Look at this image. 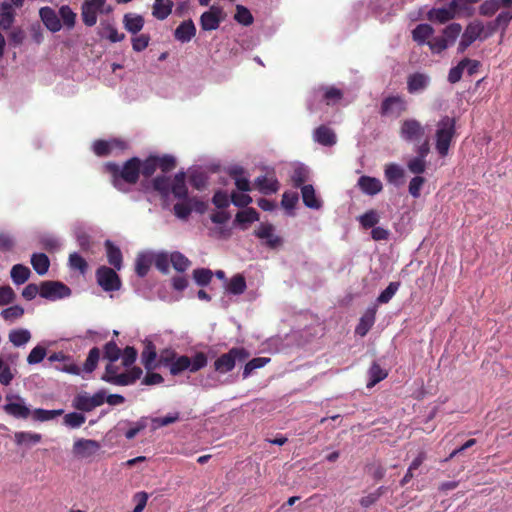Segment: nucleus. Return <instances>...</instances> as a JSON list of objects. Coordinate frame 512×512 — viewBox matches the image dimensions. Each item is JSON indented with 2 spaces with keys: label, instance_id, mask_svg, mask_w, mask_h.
<instances>
[{
  "label": "nucleus",
  "instance_id": "obj_19",
  "mask_svg": "<svg viewBox=\"0 0 512 512\" xmlns=\"http://www.w3.org/2000/svg\"><path fill=\"white\" fill-rule=\"evenodd\" d=\"M357 185L363 193L370 196L380 193L383 189L382 182L378 178L366 175L358 179Z\"/></svg>",
  "mask_w": 512,
  "mask_h": 512
},
{
  "label": "nucleus",
  "instance_id": "obj_63",
  "mask_svg": "<svg viewBox=\"0 0 512 512\" xmlns=\"http://www.w3.org/2000/svg\"><path fill=\"white\" fill-rule=\"evenodd\" d=\"M158 168L163 173H168L176 167V159L172 155L165 154L161 157L157 156Z\"/></svg>",
  "mask_w": 512,
  "mask_h": 512
},
{
  "label": "nucleus",
  "instance_id": "obj_24",
  "mask_svg": "<svg viewBox=\"0 0 512 512\" xmlns=\"http://www.w3.org/2000/svg\"><path fill=\"white\" fill-rule=\"evenodd\" d=\"M156 359V347L152 342H148L141 353L142 364L147 371H152L158 368V360L156 361Z\"/></svg>",
  "mask_w": 512,
  "mask_h": 512
},
{
  "label": "nucleus",
  "instance_id": "obj_37",
  "mask_svg": "<svg viewBox=\"0 0 512 512\" xmlns=\"http://www.w3.org/2000/svg\"><path fill=\"white\" fill-rule=\"evenodd\" d=\"M64 413L63 409L58 410H45L42 408H36L32 411L31 416L33 420L39 421V422H45L52 420Z\"/></svg>",
  "mask_w": 512,
  "mask_h": 512
},
{
  "label": "nucleus",
  "instance_id": "obj_4",
  "mask_svg": "<svg viewBox=\"0 0 512 512\" xmlns=\"http://www.w3.org/2000/svg\"><path fill=\"white\" fill-rule=\"evenodd\" d=\"M207 362L206 354L204 352H197L192 359L186 355L177 356L168 368L171 375L177 376L186 370L195 373L204 368Z\"/></svg>",
  "mask_w": 512,
  "mask_h": 512
},
{
  "label": "nucleus",
  "instance_id": "obj_23",
  "mask_svg": "<svg viewBox=\"0 0 512 512\" xmlns=\"http://www.w3.org/2000/svg\"><path fill=\"white\" fill-rule=\"evenodd\" d=\"M254 185L264 195L276 193L279 189L278 180L275 177H267L265 175L257 177Z\"/></svg>",
  "mask_w": 512,
  "mask_h": 512
},
{
  "label": "nucleus",
  "instance_id": "obj_49",
  "mask_svg": "<svg viewBox=\"0 0 512 512\" xmlns=\"http://www.w3.org/2000/svg\"><path fill=\"white\" fill-rule=\"evenodd\" d=\"M157 156L150 155L143 161L141 160L140 174L145 178L151 177L158 168Z\"/></svg>",
  "mask_w": 512,
  "mask_h": 512
},
{
  "label": "nucleus",
  "instance_id": "obj_46",
  "mask_svg": "<svg viewBox=\"0 0 512 512\" xmlns=\"http://www.w3.org/2000/svg\"><path fill=\"white\" fill-rule=\"evenodd\" d=\"M234 19L236 22L244 26H249L254 22V17L252 13L249 11V9L240 4L236 6V13L234 15Z\"/></svg>",
  "mask_w": 512,
  "mask_h": 512
},
{
  "label": "nucleus",
  "instance_id": "obj_43",
  "mask_svg": "<svg viewBox=\"0 0 512 512\" xmlns=\"http://www.w3.org/2000/svg\"><path fill=\"white\" fill-rule=\"evenodd\" d=\"M384 173L386 180L393 184L398 183L404 177V170L394 163L386 165Z\"/></svg>",
  "mask_w": 512,
  "mask_h": 512
},
{
  "label": "nucleus",
  "instance_id": "obj_15",
  "mask_svg": "<svg viewBox=\"0 0 512 512\" xmlns=\"http://www.w3.org/2000/svg\"><path fill=\"white\" fill-rule=\"evenodd\" d=\"M499 3L505 9L496 16L494 21L488 23L491 32H496L499 28L506 30L512 20V0H499Z\"/></svg>",
  "mask_w": 512,
  "mask_h": 512
},
{
  "label": "nucleus",
  "instance_id": "obj_31",
  "mask_svg": "<svg viewBox=\"0 0 512 512\" xmlns=\"http://www.w3.org/2000/svg\"><path fill=\"white\" fill-rule=\"evenodd\" d=\"M173 2L171 0H155L153 5V16L159 20L166 19L172 12Z\"/></svg>",
  "mask_w": 512,
  "mask_h": 512
},
{
  "label": "nucleus",
  "instance_id": "obj_40",
  "mask_svg": "<svg viewBox=\"0 0 512 512\" xmlns=\"http://www.w3.org/2000/svg\"><path fill=\"white\" fill-rule=\"evenodd\" d=\"M192 201L193 199L188 198L176 203L173 207L174 215L181 220H187L193 211Z\"/></svg>",
  "mask_w": 512,
  "mask_h": 512
},
{
  "label": "nucleus",
  "instance_id": "obj_8",
  "mask_svg": "<svg viewBox=\"0 0 512 512\" xmlns=\"http://www.w3.org/2000/svg\"><path fill=\"white\" fill-rule=\"evenodd\" d=\"M115 270L104 265L96 270L97 284L106 292L117 291L121 288V279Z\"/></svg>",
  "mask_w": 512,
  "mask_h": 512
},
{
  "label": "nucleus",
  "instance_id": "obj_57",
  "mask_svg": "<svg viewBox=\"0 0 512 512\" xmlns=\"http://www.w3.org/2000/svg\"><path fill=\"white\" fill-rule=\"evenodd\" d=\"M308 179V170L303 166H298L293 170L291 181L295 188H302Z\"/></svg>",
  "mask_w": 512,
  "mask_h": 512
},
{
  "label": "nucleus",
  "instance_id": "obj_2",
  "mask_svg": "<svg viewBox=\"0 0 512 512\" xmlns=\"http://www.w3.org/2000/svg\"><path fill=\"white\" fill-rule=\"evenodd\" d=\"M120 367L115 362H108L101 379L116 386H127L134 384L142 375V369L133 366L123 373H119Z\"/></svg>",
  "mask_w": 512,
  "mask_h": 512
},
{
  "label": "nucleus",
  "instance_id": "obj_42",
  "mask_svg": "<svg viewBox=\"0 0 512 512\" xmlns=\"http://www.w3.org/2000/svg\"><path fill=\"white\" fill-rule=\"evenodd\" d=\"M130 428L124 433L126 439L132 440L138 433L146 429L148 426V417H141L135 422L127 421Z\"/></svg>",
  "mask_w": 512,
  "mask_h": 512
},
{
  "label": "nucleus",
  "instance_id": "obj_61",
  "mask_svg": "<svg viewBox=\"0 0 512 512\" xmlns=\"http://www.w3.org/2000/svg\"><path fill=\"white\" fill-rule=\"evenodd\" d=\"M189 182L196 190H203L207 186L208 178L205 173L194 171L189 176Z\"/></svg>",
  "mask_w": 512,
  "mask_h": 512
},
{
  "label": "nucleus",
  "instance_id": "obj_64",
  "mask_svg": "<svg viewBox=\"0 0 512 512\" xmlns=\"http://www.w3.org/2000/svg\"><path fill=\"white\" fill-rule=\"evenodd\" d=\"M137 354V350L134 347L126 346L123 352L121 351L122 366L125 368L132 366L137 359Z\"/></svg>",
  "mask_w": 512,
  "mask_h": 512
},
{
  "label": "nucleus",
  "instance_id": "obj_32",
  "mask_svg": "<svg viewBox=\"0 0 512 512\" xmlns=\"http://www.w3.org/2000/svg\"><path fill=\"white\" fill-rule=\"evenodd\" d=\"M427 17L430 21L438 23H446L455 18L452 9L448 7L433 8L428 12Z\"/></svg>",
  "mask_w": 512,
  "mask_h": 512
},
{
  "label": "nucleus",
  "instance_id": "obj_13",
  "mask_svg": "<svg viewBox=\"0 0 512 512\" xmlns=\"http://www.w3.org/2000/svg\"><path fill=\"white\" fill-rule=\"evenodd\" d=\"M127 148V143L121 139L111 140H96L93 143V152L99 157H106L110 155L114 150H124Z\"/></svg>",
  "mask_w": 512,
  "mask_h": 512
},
{
  "label": "nucleus",
  "instance_id": "obj_35",
  "mask_svg": "<svg viewBox=\"0 0 512 512\" xmlns=\"http://www.w3.org/2000/svg\"><path fill=\"white\" fill-rule=\"evenodd\" d=\"M171 184L170 178L165 175H158L152 180L153 189L163 198H167L169 196Z\"/></svg>",
  "mask_w": 512,
  "mask_h": 512
},
{
  "label": "nucleus",
  "instance_id": "obj_12",
  "mask_svg": "<svg viewBox=\"0 0 512 512\" xmlns=\"http://www.w3.org/2000/svg\"><path fill=\"white\" fill-rule=\"evenodd\" d=\"M225 13L222 7L213 5L200 17V26L204 31L216 30L224 20Z\"/></svg>",
  "mask_w": 512,
  "mask_h": 512
},
{
  "label": "nucleus",
  "instance_id": "obj_60",
  "mask_svg": "<svg viewBox=\"0 0 512 512\" xmlns=\"http://www.w3.org/2000/svg\"><path fill=\"white\" fill-rule=\"evenodd\" d=\"M59 15L63 21V24L67 28H73L76 21V13L68 5H63L59 9Z\"/></svg>",
  "mask_w": 512,
  "mask_h": 512
},
{
  "label": "nucleus",
  "instance_id": "obj_44",
  "mask_svg": "<svg viewBox=\"0 0 512 512\" xmlns=\"http://www.w3.org/2000/svg\"><path fill=\"white\" fill-rule=\"evenodd\" d=\"M152 265V258L149 255L140 254L136 258L135 271L139 277H145Z\"/></svg>",
  "mask_w": 512,
  "mask_h": 512
},
{
  "label": "nucleus",
  "instance_id": "obj_16",
  "mask_svg": "<svg viewBox=\"0 0 512 512\" xmlns=\"http://www.w3.org/2000/svg\"><path fill=\"white\" fill-rule=\"evenodd\" d=\"M100 449V444L92 439H77L72 448V452L77 458H88L96 454Z\"/></svg>",
  "mask_w": 512,
  "mask_h": 512
},
{
  "label": "nucleus",
  "instance_id": "obj_45",
  "mask_svg": "<svg viewBox=\"0 0 512 512\" xmlns=\"http://www.w3.org/2000/svg\"><path fill=\"white\" fill-rule=\"evenodd\" d=\"M100 359V349L98 347H93L90 349L88 356L83 365V371L86 373H92L99 362Z\"/></svg>",
  "mask_w": 512,
  "mask_h": 512
},
{
  "label": "nucleus",
  "instance_id": "obj_25",
  "mask_svg": "<svg viewBox=\"0 0 512 512\" xmlns=\"http://www.w3.org/2000/svg\"><path fill=\"white\" fill-rule=\"evenodd\" d=\"M105 248L109 264L112 265L114 269L120 270L122 267L123 259L121 250L110 240L105 241Z\"/></svg>",
  "mask_w": 512,
  "mask_h": 512
},
{
  "label": "nucleus",
  "instance_id": "obj_54",
  "mask_svg": "<svg viewBox=\"0 0 512 512\" xmlns=\"http://www.w3.org/2000/svg\"><path fill=\"white\" fill-rule=\"evenodd\" d=\"M86 421L85 415L77 412H71L64 416L63 423L70 428H79Z\"/></svg>",
  "mask_w": 512,
  "mask_h": 512
},
{
  "label": "nucleus",
  "instance_id": "obj_50",
  "mask_svg": "<svg viewBox=\"0 0 512 512\" xmlns=\"http://www.w3.org/2000/svg\"><path fill=\"white\" fill-rule=\"evenodd\" d=\"M379 214L376 210L371 209L360 216L359 221L364 229L374 228L379 222Z\"/></svg>",
  "mask_w": 512,
  "mask_h": 512
},
{
  "label": "nucleus",
  "instance_id": "obj_21",
  "mask_svg": "<svg viewBox=\"0 0 512 512\" xmlns=\"http://www.w3.org/2000/svg\"><path fill=\"white\" fill-rule=\"evenodd\" d=\"M376 320V307H369L359 320L355 333L364 337L372 328Z\"/></svg>",
  "mask_w": 512,
  "mask_h": 512
},
{
  "label": "nucleus",
  "instance_id": "obj_48",
  "mask_svg": "<svg viewBox=\"0 0 512 512\" xmlns=\"http://www.w3.org/2000/svg\"><path fill=\"white\" fill-rule=\"evenodd\" d=\"M170 262L178 272L186 271L191 265L190 260L180 252H173L170 256Z\"/></svg>",
  "mask_w": 512,
  "mask_h": 512
},
{
  "label": "nucleus",
  "instance_id": "obj_20",
  "mask_svg": "<svg viewBox=\"0 0 512 512\" xmlns=\"http://www.w3.org/2000/svg\"><path fill=\"white\" fill-rule=\"evenodd\" d=\"M313 138L317 143L327 147H331L337 142L336 134L326 125H320L317 127L314 130Z\"/></svg>",
  "mask_w": 512,
  "mask_h": 512
},
{
  "label": "nucleus",
  "instance_id": "obj_33",
  "mask_svg": "<svg viewBox=\"0 0 512 512\" xmlns=\"http://www.w3.org/2000/svg\"><path fill=\"white\" fill-rule=\"evenodd\" d=\"M31 265L39 275H44L49 270L50 260L44 253H34L31 256Z\"/></svg>",
  "mask_w": 512,
  "mask_h": 512
},
{
  "label": "nucleus",
  "instance_id": "obj_41",
  "mask_svg": "<svg viewBox=\"0 0 512 512\" xmlns=\"http://www.w3.org/2000/svg\"><path fill=\"white\" fill-rule=\"evenodd\" d=\"M30 339L31 333L27 329H15L9 333V340L16 347L26 344Z\"/></svg>",
  "mask_w": 512,
  "mask_h": 512
},
{
  "label": "nucleus",
  "instance_id": "obj_51",
  "mask_svg": "<svg viewBox=\"0 0 512 512\" xmlns=\"http://www.w3.org/2000/svg\"><path fill=\"white\" fill-rule=\"evenodd\" d=\"M103 353L104 358L109 362H116L121 356V349L115 341L111 340L104 345Z\"/></svg>",
  "mask_w": 512,
  "mask_h": 512
},
{
  "label": "nucleus",
  "instance_id": "obj_34",
  "mask_svg": "<svg viewBox=\"0 0 512 512\" xmlns=\"http://www.w3.org/2000/svg\"><path fill=\"white\" fill-rule=\"evenodd\" d=\"M10 275L16 285H21L29 279L31 271L27 266L15 264L11 269Z\"/></svg>",
  "mask_w": 512,
  "mask_h": 512
},
{
  "label": "nucleus",
  "instance_id": "obj_28",
  "mask_svg": "<svg viewBox=\"0 0 512 512\" xmlns=\"http://www.w3.org/2000/svg\"><path fill=\"white\" fill-rule=\"evenodd\" d=\"M303 203L311 209H319L321 201L316 197L314 187L310 184L304 185L301 188Z\"/></svg>",
  "mask_w": 512,
  "mask_h": 512
},
{
  "label": "nucleus",
  "instance_id": "obj_39",
  "mask_svg": "<svg viewBox=\"0 0 512 512\" xmlns=\"http://www.w3.org/2000/svg\"><path fill=\"white\" fill-rule=\"evenodd\" d=\"M434 29L429 24H419L412 31L413 39L419 44H424L432 36Z\"/></svg>",
  "mask_w": 512,
  "mask_h": 512
},
{
  "label": "nucleus",
  "instance_id": "obj_47",
  "mask_svg": "<svg viewBox=\"0 0 512 512\" xmlns=\"http://www.w3.org/2000/svg\"><path fill=\"white\" fill-rule=\"evenodd\" d=\"M68 264L70 269L77 270L81 274H85L88 270L87 261L76 252H73L69 255Z\"/></svg>",
  "mask_w": 512,
  "mask_h": 512
},
{
  "label": "nucleus",
  "instance_id": "obj_11",
  "mask_svg": "<svg viewBox=\"0 0 512 512\" xmlns=\"http://www.w3.org/2000/svg\"><path fill=\"white\" fill-rule=\"evenodd\" d=\"M70 295L71 289L62 282L43 281L40 285V296L45 299L57 300Z\"/></svg>",
  "mask_w": 512,
  "mask_h": 512
},
{
  "label": "nucleus",
  "instance_id": "obj_59",
  "mask_svg": "<svg viewBox=\"0 0 512 512\" xmlns=\"http://www.w3.org/2000/svg\"><path fill=\"white\" fill-rule=\"evenodd\" d=\"M400 287L399 282H390L389 285L383 290L380 295L377 297V302L380 304L388 303L393 296L396 294Z\"/></svg>",
  "mask_w": 512,
  "mask_h": 512
},
{
  "label": "nucleus",
  "instance_id": "obj_36",
  "mask_svg": "<svg viewBox=\"0 0 512 512\" xmlns=\"http://www.w3.org/2000/svg\"><path fill=\"white\" fill-rule=\"evenodd\" d=\"M246 288V280L241 274L234 275L227 284V291L233 295H241Z\"/></svg>",
  "mask_w": 512,
  "mask_h": 512
},
{
  "label": "nucleus",
  "instance_id": "obj_14",
  "mask_svg": "<svg viewBox=\"0 0 512 512\" xmlns=\"http://www.w3.org/2000/svg\"><path fill=\"white\" fill-rule=\"evenodd\" d=\"M106 0H86L81 7V16L86 26H94L97 22V13L100 11Z\"/></svg>",
  "mask_w": 512,
  "mask_h": 512
},
{
  "label": "nucleus",
  "instance_id": "obj_58",
  "mask_svg": "<svg viewBox=\"0 0 512 512\" xmlns=\"http://www.w3.org/2000/svg\"><path fill=\"white\" fill-rule=\"evenodd\" d=\"M213 273L207 268H198L193 271V278L200 286H206L211 282Z\"/></svg>",
  "mask_w": 512,
  "mask_h": 512
},
{
  "label": "nucleus",
  "instance_id": "obj_55",
  "mask_svg": "<svg viewBox=\"0 0 512 512\" xmlns=\"http://www.w3.org/2000/svg\"><path fill=\"white\" fill-rule=\"evenodd\" d=\"M462 31V26L459 23H451L443 29L442 37L447 39V42L452 45L459 37Z\"/></svg>",
  "mask_w": 512,
  "mask_h": 512
},
{
  "label": "nucleus",
  "instance_id": "obj_56",
  "mask_svg": "<svg viewBox=\"0 0 512 512\" xmlns=\"http://www.w3.org/2000/svg\"><path fill=\"white\" fill-rule=\"evenodd\" d=\"M73 406L80 411L90 412L93 410L91 397L86 393L78 394L73 400Z\"/></svg>",
  "mask_w": 512,
  "mask_h": 512
},
{
  "label": "nucleus",
  "instance_id": "obj_5",
  "mask_svg": "<svg viewBox=\"0 0 512 512\" xmlns=\"http://www.w3.org/2000/svg\"><path fill=\"white\" fill-rule=\"evenodd\" d=\"M249 356L250 353L245 348L233 347L215 360L214 369L221 374L228 373L234 369L236 362H244Z\"/></svg>",
  "mask_w": 512,
  "mask_h": 512
},
{
  "label": "nucleus",
  "instance_id": "obj_27",
  "mask_svg": "<svg viewBox=\"0 0 512 512\" xmlns=\"http://www.w3.org/2000/svg\"><path fill=\"white\" fill-rule=\"evenodd\" d=\"M123 24L128 32L137 34L144 26V18L141 15L128 13L123 17Z\"/></svg>",
  "mask_w": 512,
  "mask_h": 512
},
{
  "label": "nucleus",
  "instance_id": "obj_52",
  "mask_svg": "<svg viewBox=\"0 0 512 512\" xmlns=\"http://www.w3.org/2000/svg\"><path fill=\"white\" fill-rule=\"evenodd\" d=\"M259 220V214L254 208H246L236 214L235 221L239 224L253 223Z\"/></svg>",
  "mask_w": 512,
  "mask_h": 512
},
{
  "label": "nucleus",
  "instance_id": "obj_17",
  "mask_svg": "<svg viewBox=\"0 0 512 512\" xmlns=\"http://www.w3.org/2000/svg\"><path fill=\"white\" fill-rule=\"evenodd\" d=\"M39 16L45 27L51 32L55 33L61 30V20L51 7L45 6L40 8Z\"/></svg>",
  "mask_w": 512,
  "mask_h": 512
},
{
  "label": "nucleus",
  "instance_id": "obj_53",
  "mask_svg": "<svg viewBox=\"0 0 512 512\" xmlns=\"http://www.w3.org/2000/svg\"><path fill=\"white\" fill-rule=\"evenodd\" d=\"M501 8V5L499 3V0H485L480 6H479V14L484 17H491L493 16L499 9Z\"/></svg>",
  "mask_w": 512,
  "mask_h": 512
},
{
  "label": "nucleus",
  "instance_id": "obj_1",
  "mask_svg": "<svg viewBox=\"0 0 512 512\" xmlns=\"http://www.w3.org/2000/svg\"><path fill=\"white\" fill-rule=\"evenodd\" d=\"M104 169L111 175V183L118 191L128 192V186L135 185L139 180L141 159L132 157L122 166L115 162H107Z\"/></svg>",
  "mask_w": 512,
  "mask_h": 512
},
{
  "label": "nucleus",
  "instance_id": "obj_10",
  "mask_svg": "<svg viewBox=\"0 0 512 512\" xmlns=\"http://www.w3.org/2000/svg\"><path fill=\"white\" fill-rule=\"evenodd\" d=\"M399 134L407 142H419L425 135V127L417 119H405L401 122Z\"/></svg>",
  "mask_w": 512,
  "mask_h": 512
},
{
  "label": "nucleus",
  "instance_id": "obj_30",
  "mask_svg": "<svg viewBox=\"0 0 512 512\" xmlns=\"http://www.w3.org/2000/svg\"><path fill=\"white\" fill-rule=\"evenodd\" d=\"M42 440V435L39 433L20 431L14 434V441L17 445L31 446L35 445Z\"/></svg>",
  "mask_w": 512,
  "mask_h": 512
},
{
  "label": "nucleus",
  "instance_id": "obj_26",
  "mask_svg": "<svg viewBox=\"0 0 512 512\" xmlns=\"http://www.w3.org/2000/svg\"><path fill=\"white\" fill-rule=\"evenodd\" d=\"M429 78L422 73H414L407 79V89L409 93H415L425 89L428 86Z\"/></svg>",
  "mask_w": 512,
  "mask_h": 512
},
{
  "label": "nucleus",
  "instance_id": "obj_7",
  "mask_svg": "<svg viewBox=\"0 0 512 512\" xmlns=\"http://www.w3.org/2000/svg\"><path fill=\"white\" fill-rule=\"evenodd\" d=\"M408 102L402 95H390L385 97L380 105L379 113L382 117L399 118L407 112Z\"/></svg>",
  "mask_w": 512,
  "mask_h": 512
},
{
  "label": "nucleus",
  "instance_id": "obj_22",
  "mask_svg": "<svg viewBox=\"0 0 512 512\" xmlns=\"http://www.w3.org/2000/svg\"><path fill=\"white\" fill-rule=\"evenodd\" d=\"M195 34L196 27L191 19L181 22L174 31L175 39L182 43L189 42Z\"/></svg>",
  "mask_w": 512,
  "mask_h": 512
},
{
  "label": "nucleus",
  "instance_id": "obj_18",
  "mask_svg": "<svg viewBox=\"0 0 512 512\" xmlns=\"http://www.w3.org/2000/svg\"><path fill=\"white\" fill-rule=\"evenodd\" d=\"M170 193L179 200H188V188L186 186V173L184 171H179L175 174Z\"/></svg>",
  "mask_w": 512,
  "mask_h": 512
},
{
  "label": "nucleus",
  "instance_id": "obj_9",
  "mask_svg": "<svg viewBox=\"0 0 512 512\" xmlns=\"http://www.w3.org/2000/svg\"><path fill=\"white\" fill-rule=\"evenodd\" d=\"M5 399L7 403L3 406V410L9 416L16 419H27L31 416L32 411L19 395L8 394Z\"/></svg>",
  "mask_w": 512,
  "mask_h": 512
},
{
  "label": "nucleus",
  "instance_id": "obj_62",
  "mask_svg": "<svg viewBox=\"0 0 512 512\" xmlns=\"http://www.w3.org/2000/svg\"><path fill=\"white\" fill-rule=\"evenodd\" d=\"M24 315V309L23 307L19 305H14L8 308H5L1 311V317L5 321H14L16 319L21 318Z\"/></svg>",
  "mask_w": 512,
  "mask_h": 512
},
{
  "label": "nucleus",
  "instance_id": "obj_6",
  "mask_svg": "<svg viewBox=\"0 0 512 512\" xmlns=\"http://www.w3.org/2000/svg\"><path fill=\"white\" fill-rule=\"evenodd\" d=\"M489 29V33L485 34L482 37V34L485 31V26L480 20H474L470 22L460 39V42L458 44L457 52L462 54L464 53L468 47H470L473 42H475L477 39H486L488 36L492 35L494 32H491V29L487 26Z\"/></svg>",
  "mask_w": 512,
  "mask_h": 512
},
{
  "label": "nucleus",
  "instance_id": "obj_3",
  "mask_svg": "<svg viewBox=\"0 0 512 512\" xmlns=\"http://www.w3.org/2000/svg\"><path fill=\"white\" fill-rule=\"evenodd\" d=\"M456 134V121L455 118L444 116L437 123L435 133L436 137V150L442 157L448 154L451 142Z\"/></svg>",
  "mask_w": 512,
  "mask_h": 512
},
{
  "label": "nucleus",
  "instance_id": "obj_38",
  "mask_svg": "<svg viewBox=\"0 0 512 512\" xmlns=\"http://www.w3.org/2000/svg\"><path fill=\"white\" fill-rule=\"evenodd\" d=\"M268 357H256L248 361L243 369L242 376L244 379L248 378L256 369L264 367L270 362Z\"/></svg>",
  "mask_w": 512,
  "mask_h": 512
},
{
  "label": "nucleus",
  "instance_id": "obj_29",
  "mask_svg": "<svg viewBox=\"0 0 512 512\" xmlns=\"http://www.w3.org/2000/svg\"><path fill=\"white\" fill-rule=\"evenodd\" d=\"M388 376V372L381 368L377 362H373L368 370L369 381L367 382V388L374 387L377 383L384 380Z\"/></svg>",
  "mask_w": 512,
  "mask_h": 512
}]
</instances>
